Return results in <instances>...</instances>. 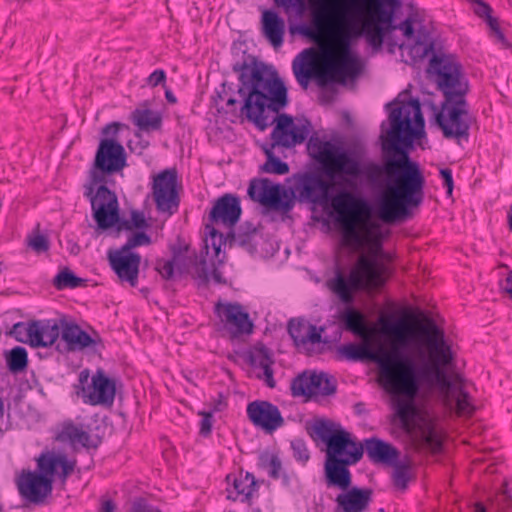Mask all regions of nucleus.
Instances as JSON below:
<instances>
[{"label":"nucleus","instance_id":"nucleus-1","mask_svg":"<svg viewBox=\"0 0 512 512\" xmlns=\"http://www.w3.org/2000/svg\"><path fill=\"white\" fill-rule=\"evenodd\" d=\"M391 129L383 139V164L369 162L365 165L350 156L343 148L330 142L311 137L307 150L322 166L324 180L317 172L294 174L291 178L295 195L312 203H323L335 180L338 185L355 190V178L364 176L369 185L385 189L393 198L381 197L377 214L385 223H395L409 215L410 207H418L424 198L425 178L417 162L412 161L408 149L413 141L424 134L425 121L419 99L411 98L389 114Z\"/></svg>","mask_w":512,"mask_h":512},{"label":"nucleus","instance_id":"nucleus-2","mask_svg":"<svg viewBox=\"0 0 512 512\" xmlns=\"http://www.w3.org/2000/svg\"><path fill=\"white\" fill-rule=\"evenodd\" d=\"M382 327L385 332L392 333V351L389 361L390 383H383V388L392 395V405L401 427L409 430L417 415L415 399L422 385L435 387L439 395L447 397L451 390V378L446 368L453 365L454 354L451 346L445 339L444 332L435 323L421 329L420 334L426 339L430 351V362L417 365L405 353L411 341L417 336L413 331H404L400 320H383Z\"/></svg>","mask_w":512,"mask_h":512},{"label":"nucleus","instance_id":"nucleus-3","mask_svg":"<svg viewBox=\"0 0 512 512\" xmlns=\"http://www.w3.org/2000/svg\"><path fill=\"white\" fill-rule=\"evenodd\" d=\"M306 431L314 440L326 445L324 480L328 488L342 491L335 502L342 512H364L368 509L373 491L370 488H350L352 474L349 467L358 463L364 452L362 444L352 439L351 434L340 424L317 418L306 424Z\"/></svg>","mask_w":512,"mask_h":512},{"label":"nucleus","instance_id":"nucleus-4","mask_svg":"<svg viewBox=\"0 0 512 512\" xmlns=\"http://www.w3.org/2000/svg\"><path fill=\"white\" fill-rule=\"evenodd\" d=\"M362 231L363 234L355 224L343 227V245L362 253L348 273L337 268L334 277L326 282L328 289L343 304L355 301L358 292L370 293L383 286L385 267L378 261V256L384 251L383 242L388 232L384 233L377 222L365 223Z\"/></svg>","mask_w":512,"mask_h":512},{"label":"nucleus","instance_id":"nucleus-5","mask_svg":"<svg viewBox=\"0 0 512 512\" xmlns=\"http://www.w3.org/2000/svg\"><path fill=\"white\" fill-rule=\"evenodd\" d=\"M238 73V95L242 105L233 96L226 99L227 113L235 117H244L260 130H265L272 122L265 114L266 110L278 113L288 104L287 87L271 66L248 55L233 64Z\"/></svg>","mask_w":512,"mask_h":512},{"label":"nucleus","instance_id":"nucleus-6","mask_svg":"<svg viewBox=\"0 0 512 512\" xmlns=\"http://www.w3.org/2000/svg\"><path fill=\"white\" fill-rule=\"evenodd\" d=\"M40 473L23 470L16 480L19 494L32 503H42L53 490L54 476L65 483L74 471L75 462L69 461L65 454L47 452L37 459Z\"/></svg>","mask_w":512,"mask_h":512},{"label":"nucleus","instance_id":"nucleus-7","mask_svg":"<svg viewBox=\"0 0 512 512\" xmlns=\"http://www.w3.org/2000/svg\"><path fill=\"white\" fill-rule=\"evenodd\" d=\"M357 1L363 6L361 0ZM344 2L346 4L345 19L350 24L353 34L357 37L364 35L371 46L380 48L385 34L396 28L393 26V19L395 9L400 5L399 0H378L368 21H364V17L361 20H350L347 16L350 4L347 0ZM362 9L364 10V7Z\"/></svg>","mask_w":512,"mask_h":512},{"label":"nucleus","instance_id":"nucleus-8","mask_svg":"<svg viewBox=\"0 0 512 512\" xmlns=\"http://www.w3.org/2000/svg\"><path fill=\"white\" fill-rule=\"evenodd\" d=\"M126 166L124 146L117 139H101L83 193H87L90 188L92 194H95L100 185H106L108 176L121 172Z\"/></svg>","mask_w":512,"mask_h":512},{"label":"nucleus","instance_id":"nucleus-9","mask_svg":"<svg viewBox=\"0 0 512 512\" xmlns=\"http://www.w3.org/2000/svg\"><path fill=\"white\" fill-rule=\"evenodd\" d=\"M435 74V83L443 100L466 98L470 92V83L462 64L452 55H434L429 63Z\"/></svg>","mask_w":512,"mask_h":512},{"label":"nucleus","instance_id":"nucleus-10","mask_svg":"<svg viewBox=\"0 0 512 512\" xmlns=\"http://www.w3.org/2000/svg\"><path fill=\"white\" fill-rule=\"evenodd\" d=\"M83 196L90 201L92 217L98 230L106 231L112 227H116L118 233L133 230L130 220L120 217L117 195L106 185H100L95 194L89 189Z\"/></svg>","mask_w":512,"mask_h":512},{"label":"nucleus","instance_id":"nucleus-11","mask_svg":"<svg viewBox=\"0 0 512 512\" xmlns=\"http://www.w3.org/2000/svg\"><path fill=\"white\" fill-rule=\"evenodd\" d=\"M435 123L447 139H467L472 122L466 98L443 100L440 107L433 105Z\"/></svg>","mask_w":512,"mask_h":512},{"label":"nucleus","instance_id":"nucleus-12","mask_svg":"<svg viewBox=\"0 0 512 512\" xmlns=\"http://www.w3.org/2000/svg\"><path fill=\"white\" fill-rule=\"evenodd\" d=\"M248 195L264 207L282 213H288L293 209L296 198L292 185L286 189L267 178L252 180L248 188Z\"/></svg>","mask_w":512,"mask_h":512},{"label":"nucleus","instance_id":"nucleus-13","mask_svg":"<svg viewBox=\"0 0 512 512\" xmlns=\"http://www.w3.org/2000/svg\"><path fill=\"white\" fill-rule=\"evenodd\" d=\"M242 214L240 198L236 195L226 193L219 197L215 202L209 214L211 224L206 225L215 255L219 256L223 234L215 229L214 224H222L225 227L232 228L239 221Z\"/></svg>","mask_w":512,"mask_h":512},{"label":"nucleus","instance_id":"nucleus-14","mask_svg":"<svg viewBox=\"0 0 512 512\" xmlns=\"http://www.w3.org/2000/svg\"><path fill=\"white\" fill-rule=\"evenodd\" d=\"M394 351H392V341L389 347L378 345L373 349L368 341L361 344L349 343L338 348V354L341 358L350 361H372L376 363L378 369V380L381 386L383 383H390V366L389 361Z\"/></svg>","mask_w":512,"mask_h":512},{"label":"nucleus","instance_id":"nucleus-15","mask_svg":"<svg viewBox=\"0 0 512 512\" xmlns=\"http://www.w3.org/2000/svg\"><path fill=\"white\" fill-rule=\"evenodd\" d=\"M363 70L361 59L349 48L347 40L346 49L339 60L330 63L325 72L317 77L318 85L323 87L328 83L345 84L347 79L355 80Z\"/></svg>","mask_w":512,"mask_h":512},{"label":"nucleus","instance_id":"nucleus-16","mask_svg":"<svg viewBox=\"0 0 512 512\" xmlns=\"http://www.w3.org/2000/svg\"><path fill=\"white\" fill-rule=\"evenodd\" d=\"M291 393L294 397L330 396L336 393L337 383L333 376L325 372H303L291 382Z\"/></svg>","mask_w":512,"mask_h":512},{"label":"nucleus","instance_id":"nucleus-17","mask_svg":"<svg viewBox=\"0 0 512 512\" xmlns=\"http://www.w3.org/2000/svg\"><path fill=\"white\" fill-rule=\"evenodd\" d=\"M272 122H276L271 132L272 148L275 146L291 148L301 144L306 140L312 128L308 119H303L300 124L296 125L292 116L288 114H280Z\"/></svg>","mask_w":512,"mask_h":512},{"label":"nucleus","instance_id":"nucleus-18","mask_svg":"<svg viewBox=\"0 0 512 512\" xmlns=\"http://www.w3.org/2000/svg\"><path fill=\"white\" fill-rule=\"evenodd\" d=\"M176 185L177 172L175 169H166L154 178L152 187L153 198L159 212L172 215L177 211L180 200Z\"/></svg>","mask_w":512,"mask_h":512},{"label":"nucleus","instance_id":"nucleus-19","mask_svg":"<svg viewBox=\"0 0 512 512\" xmlns=\"http://www.w3.org/2000/svg\"><path fill=\"white\" fill-rule=\"evenodd\" d=\"M214 312L224 323L231 338H239L242 335H250L253 332L254 324L249 313L237 302L217 303Z\"/></svg>","mask_w":512,"mask_h":512},{"label":"nucleus","instance_id":"nucleus-20","mask_svg":"<svg viewBox=\"0 0 512 512\" xmlns=\"http://www.w3.org/2000/svg\"><path fill=\"white\" fill-rule=\"evenodd\" d=\"M81 390L85 404L111 406L115 399L116 381L108 377L103 369H98L92 376L91 384L83 386Z\"/></svg>","mask_w":512,"mask_h":512},{"label":"nucleus","instance_id":"nucleus-21","mask_svg":"<svg viewBox=\"0 0 512 512\" xmlns=\"http://www.w3.org/2000/svg\"><path fill=\"white\" fill-rule=\"evenodd\" d=\"M172 259L177 261V269L180 273H190L202 284L209 282V272L205 259L198 258L195 250L190 246L178 241L171 247Z\"/></svg>","mask_w":512,"mask_h":512},{"label":"nucleus","instance_id":"nucleus-22","mask_svg":"<svg viewBox=\"0 0 512 512\" xmlns=\"http://www.w3.org/2000/svg\"><path fill=\"white\" fill-rule=\"evenodd\" d=\"M247 416L255 426L270 433L284 425L279 408L268 401L256 400L249 403Z\"/></svg>","mask_w":512,"mask_h":512},{"label":"nucleus","instance_id":"nucleus-23","mask_svg":"<svg viewBox=\"0 0 512 512\" xmlns=\"http://www.w3.org/2000/svg\"><path fill=\"white\" fill-rule=\"evenodd\" d=\"M109 262L121 282H127L131 287L137 286L141 263L140 254L119 249L109 252Z\"/></svg>","mask_w":512,"mask_h":512},{"label":"nucleus","instance_id":"nucleus-24","mask_svg":"<svg viewBox=\"0 0 512 512\" xmlns=\"http://www.w3.org/2000/svg\"><path fill=\"white\" fill-rule=\"evenodd\" d=\"M451 390L447 397L439 395L443 405L450 411H455L459 416H471L474 412V406L471 403L468 392L464 389L463 377L456 373L451 378Z\"/></svg>","mask_w":512,"mask_h":512},{"label":"nucleus","instance_id":"nucleus-25","mask_svg":"<svg viewBox=\"0 0 512 512\" xmlns=\"http://www.w3.org/2000/svg\"><path fill=\"white\" fill-rule=\"evenodd\" d=\"M350 4L347 16L350 20H361L363 18V9L357 0H347ZM274 5L278 8H283L285 13L295 10L299 16L305 14V9L310 4L313 10H318L321 7L323 0H273Z\"/></svg>","mask_w":512,"mask_h":512},{"label":"nucleus","instance_id":"nucleus-26","mask_svg":"<svg viewBox=\"0 0 512 512\" xmlns=\"http://www.w3.org/2000/svg\"><path fill=\"white\" fill-rule=\"evenodd\" d=\"M261 30L263 36L274 48L282 46L285 35V21L271 9H265L261 15Z\"/></svg>","mask_w":512,"mask_h":512},{"label":"nucleus","instance_id":"nucleus-27","mask_svg":"<svg viewBox=\"0 0 512 512\" xmlns=\"http://www.w3.org/2000/svg\"><path fill=\"white\" fill-rule=\"evenodd\" d=\"M288 333L295 346L305 347L307 344H317L322 340V328L310 324L301 319H291L287 326Z\"/></svg>","mask_w":512,"mask_h":512},{"label":"nucleus","instance_id":"nucleus-28","mask_svg":"<svg viewBox=\"0 0 512 512\" xmlns=\"http://www.w3.org/2000/svg\"><path fill=\"white\" fill-rule=\"evenodd\" d=\"M331 205L339 215L366 210L369 207L364 197L347 189L339 190L331 198Z\"/></svg>","mask_w":512,"mask_h":512},{"label":"nucleus","instance_id":"nucleus-29","mask_svg":"<svg viewBox=\"0 0 512 512\" xmlns=\"http://www.w3.org/2000/svg\"><path fill=\"white\" fill-rule=\"evenodd\" d=\"M365 451L374 463L392 465L396 463L399 457V451L396 447L375 437L365 440Z\"/></svg>","mask_w":512,"mask_h":512},{"label":"nucleus","instance_id":"nucleus-30","mask_svg":"<svg viewBox=\"0 0 512 512\" xmlns=\"http://www.w3.org/2000/svg\"><path fill=\"white\" fill-rule=\"evenodd\" d=\"M309 11L311 16V24H299L292 25L289 28V32L291 35H302L306 38H313L317 34L321 24L327 19L330 12L329 0H323L321 7H318V10H313L310 4L305 9V13Z\"/></svg>","mask_w":512,"mask_h":512},{"label":"nucleus","instance_id":"nucleus-31","mask_svg":"<svg viewBox=\"0 0 512 512\" xmlns=\"http://www.w3.org/2000/svg\"><path fill=\"white\" fill-rule=\"evenodd\" d=\"M258 230L256 226L251 222H244L241 224L237 231L228 232L225 242L228 241L229 245L239 246L253 254L257 251L256 237Z\"/></svg>","mask_w":512,"mask_h":512},{"label":"nucleus","instance_id":"nucleus-32","mask_svg":"<svg viewBox=\"0 0 512 512\" xmlns=\"http://www.w3.org/2000/svg\"><path fill=\"white\" fill-rule=\"evenodd\" d=\"M56 439L60 442H69L74 447L77 444L87 449L98 447V443L92 440L90 434L72 421L65 422L62 425Z\"/></svg>","mask_w":512,"mask_h":512},{"label":"nucleus","instance_id":"nucleus-33","mask_svg":"<svg viewBox=\"0 0 512 512\" xmlns=\"http://www.w3.org/2000/svg\"><path fill=\"white\" fill-rule=\"evenodd\" d=\"M313 49L308 48L300 52L293 60V71L297 82L304 89L307 88L309 80L314 76L313 72Z\"/></svg>","mask_w":512,"mask_h":512},{"label":"nucleus","instance_id":"nucleus-34","mask_svg":"<svg viewBox=\"0 0 512 512\" xmlns=\"http://www.w3.org/2000/svg\"><path fill=\"white\" fill-rule=\"evenodd\" d=\"M134 124L143 131H156L162 126V116L151 109H136L132 113Z\"/></svg>","mask_w":512,"mask_h":512},{"label":"nucleus","instance_id":"nucleus-35","mask_svg":"<svg viewBox=\"0 0 512 512\" xmlns=\"http://www.w3.org/2000/svg\"><path fill=\"white\" fill-rule=\"evenodd\" d=\"M251 363L257 364L261 369H263L266 385L270 388H274L276 385L272 369L274 360L272 359L269 349L264 345L255 348V355L251 356Z\"/></svg>","mask_w":512,"mask_h":512},{"label":"nucleus","instance_id":"nucleus-36","mask_svg":"<svg viewBox=\"0 0 512 512\" xmlns=\"http://www.w3.org/2000/svg\"><path fill=\"white\" fill-rule=\"evenodd\" d=\"M59 337V327L54 324L41 325L37 322V331L32 340V347H48L55 343Z\"/></svg>","mask_w":512,"mask_h":512},{"label":"nucleus","instance_id":"nucleus-37","mask_svg":"<svg viewBox=\"0 0 512 512\" xmlns=\"http://www.w3.org/2000/svg\"><path fill=\"white\" fill-rule=\"evenodd\" d=\"M52 283L57 290L74 289L85 286L86 279L76 276L69 268L65 267L54 277Z\"/></svg>","mask_w":512,"mask_h":512},{"label":"nucleus","instance_id":"nucleus-38","mask_svg":"<svg viewBox=\"0 0 512 512\" xmlns=\"http://www.w3.org/2000/svg\"><path fill=\"white\" fill-rule=\"evenodd\" d=\"M6 363L11 373L23 372L28 365V354L24 347L17 346L6 355Z\"/></svg>","mask_w":512,"mask_h":512},{"label":"nucleus","instance_id":"nucleus-39","mask_svg":"<svg viewBox=\"0 0 512 512\" xmlns=\"http://www.w3.org/2000/svg\"><path fill=\"white\" fill-rule=\"evenodd\" d=\"M351 304H347L348 307L341 315V320L345 326V329L352 332L355 335L362 334L363 316L362 314L353 308Z\"/></svg>","mask_w":512,"mask_h":512},{"label":"nucleus","instance_id":"nucleus-40","mask_svg":"<svg viewBox=\"0 0 512 512\" xmlns=\"http://www.w3.org/2000/svg\"><path fill=\"white\" fill-rule=\"evenodd\" d=\"M37 331V322L29 324L18 322L12 326L8 335L14 337L18 342L29 343L32 346V340Z\"/></svg>","mask_w":512,"mask_h":512},{"label":"nucleus","instance_id":"nucleus-41","mask_svg":"<svg viewBox=\"0 0 512 512\" xmlns=\"http://www.w3.org/2000/svg\"><path fill=\"white\" fill-rule=\"evenodd\" d=\"M233 487L237 496L242 495L244 497L243 501H248L255 491L256 481L254 476L247 472L245 476L234 477Z\"/></svg>","mask_w":512,"mask_h":512},{"label":"nucleus","instance_id":"nucleus-42","mask_svg":"<svg viewBox=\"0 0 512 512\" xmlns=\"http://www.w3.org/2000/svg\"><path fill=\"white\" fill-rule=\"evenodd\" d=\"M266 162L261 166L262 172L284 175L289 172V165L280 160L271 149H265Z\"/></svg>","mask_w":512,"mask_h":512},{"label":"nucleus","instance_id":"nucleus-43","mask_svg":"<svg viewBox=\"0 0 512 512\" xmlns=\"http://www.w3.org/2000/svg\"><path fill=\"white\" fill-rule=\"evenodd\" d=\"M259 466L268 471L272 479H279L282 470V463L279 457L269 452H263L259 456Z\"/></svg>","mask_w":512,"mask_h":512},{"label":"nucleus","instance_id":"nucleus-44","mask_svg":"<svg viewBox=\"0 0 512 512\" xmlns=\"http://www.w3.org/2000/svg\"><path fill=\"white\" fill-rule=\"evenodd\" d=\"M410 467L408 464H396L392 474L393 484L396 488L405 490L410 481Z\"/></svg>","mask_w":512,"mask_h":512},{"label":"nucleus","instance_id":"nucleus-45","mask_svg":"<svg viewBox=\"0 0 512 512\" xmlns=\"http://www.w3.org/2000/svg\"><path fill=\"white\" fill-rule=\"evenodd\" d=\"M26 241L27 245L37 254L47 252L50 248V243L47 236L39 233L38 231L32 235H29Z\"/></svg>","mask_w":512,"mask_h":512},{"label":"nucleus","instance_id":"nucleus-46","mask_svg":"<svg viewBox=\"0 0 512 512\" xmlns=\"http://www.w3.org/2000/svg\"><path fill=\"white\" fill-rule=\"evenodd\" d=\"M293 457L296 461L305 464L310 459V453L303 439L296 438L291 441Z\"/></svg>","mask_w":512,"mask_h":512},{"label":"nucleus","instance_id":"nucleus-47","mask_svg":"<svg viewBox=\"0 0 512 512\" xmlns=\"http://www.w3.org/2000/svg\"><path fill=\"white\" fill-rule=\"evenodd\" d=\"M151 243V238L145 232H136L132 236L128 238L126 243L120 248L126 252H131V249L142 246L149 245Z\"/></svg>","mask_w":512,"mask_h":512},{"label":"nucleus","instance_id":"nucleus-48","mask_svg":"<svg viewBox=\"0 0 512 512\" xmlns=\"http://www.w3.org/2000/svg\"><path fill=\"white\" fill-rule=\"evenodd\" d=\"M175 266L177 267V261L172 258L170 260L160 259L156 262V270L165 280H171L174 277Z\"/></svg>","mask_w":512,"mask_h":512},{"label":"nucleus","instance_id":"nucleus-49","mask_svg":"<svg viewBox=\"0 0 512 512\" xmlns=\"http://www.w3.org/2000/svg\"><path fill=\"white\" fill-rule=\"evenodd\" d=\"M79 329L80 327L76 324H66L62 329V339L72 350L76 349Z\"/></svg>","mask_w":512,"mask_h":512},{"label":"nucleus","instance_id":"nucleus-50","mask_svg":"<svg viewBox=\"0 0 512 512\" xmlns=\"http://www.w3.org/2000/svg\"><path fill=\"white\" fill-rule=\"evenodd\" d=\"M198 415L202 417L199 433L204 437L209 436L213 427V412L199 411Z\"/></svg>","mask_w":512,"mask_h":512},{"label":"nucleus","instance_id":"nucleus-51","mask_svg":"<svg viewBox=\"0 0 512 512\" xmlns=\"http://www.w3.org/2000/svg\"><path fill=\"white\" fill-rule=\"evenodd\" d=\"M439 174L443 180V186L446 188L447 197H452L454 187L452 170L450 168H442L440 169Z\"/></svg>","mask_w":512,"mask_h":512},{"label":"nucleus","instance_id":"nucleus-52","mask_svg":"<svg viewBox=\"0 0 512 512\" xmlns=\"http://www.w3.org/2000/svg\"><path fill=\"white\" fill-rule=\"evenodd\" d=\"M470 2L474 4V13L480 18L485 20L487 17L492 15L491 6L483 0H470Z\"/></svg>","mask_w":512,"mask_h":512},{"label":"nucleus","instance_id":"nucleus-53","mask_svg":"<svg viewBox=\"0 0 512 512\" xmlns=\"http://www.w3.org/2000/svg\"><path fill=\"white\" fill-rule=\"evenodd\" d=\"M393 260V254L385 250L378 256V261L385 267V270L383 272V285L385 284L387 278L392 274V270L389 264L393 262Z\"/></svg>","mask_w":512,"mask_h":512},{"label":"nucleus","instance_id":"nucleus-54","mask_svg":"<svg viewBox=\"0 0 512 512\" xmlns=\"http://www.w3.org/2000/svg\"><path fill=\"white\" fill-rule=\"evenodd\" d=\"M124 125L119 122H111L102 128L103 139H117L120 129Z\"/></svg>","mask_w":512,"mask_h":512},{"label":"nucleus","instance_id":"nucleus-55","mask_svg":"<svg viewBox=\"0 0 512 512\" xmlns=\"http://www.w3.org/2000/svg\"><path fill=\"white\" fill-rule=\"evenodd\" d=\"M166 81V73L163 69H157L153 71L147 78V84L151 87H156L160 84H164Z\"/></svg>","mask_w":512,"mask_h":512},{"label":"nucleus","instance_id":"nucleus-56","mask_svg":"<svg viewBox=\"0 0 512 512\" xmlns=\"http://www.w3.org/2000/svg\"><path fill=\"white\" fill-rule=\"evenodd\" d=\"M424 441L433 448L434 451H439L442 447L441 441L433 428H430L427 433H425Z\"/></svg>","mask_w":512,"mask_h":512},{"label":"nucleus","instance_id":"nucleus-57","mask_svg":"<svg viewBox=\"0 0 512 512\" xmlns=\"http://www.w3.org/2000/svg\"><path fill=\"white\" fill-rule=\"evenodd\" d=\"M130 223H131L133 229L134 228L143 229V228L148 227V223L145 219L144 214L142 212L136 211V210L131 212Z\"/></svg>","mask_w":512,"mask_h":512},{"label":"nucleus","instance_id":"nucleus-58","mask_svg":"<svg viewBox=\"0 0 512 512\" xmlns=\"http://www.w3.org/2000/svg\"><path fill=\"white\" fill-rule=\"evenodd\" d=\"M92 344H94V340L92 339V337L87 332L80 328L78 332L76 348H86L91 346Z\"/></svg>","mask_w":512,"mask_h":512},{"label":"nucleus","instance_id":"nucleus-59","mask_svg":"<svg viewBox=\"0 0 512 512\" xmlns=\"http://www.w3.org/2000/svg\"><path fill=\"white\" fill-rule=\"evenodd\" d=\"M399 29L403 32L404 36L411 38L414 35L413 21L410 18L404 20L400 25Z\"/></svg>","mask_w":512,"mask_h":512},{"label":"nucleus","instance_id":"nucleus-60","mask_svg":"<svg viewBox=\"0 0 512 512\" xmlns=\"http://www.w3.org/2000/svg\"><path fill=\"white\" fill-rule=\"evenodd\" d=\"M150 509L144 499L138 498L132 503L130 512H148Z\"/></svg>","mask_w":512,"mask_h":512},{"label":"nucleus","instance_id":"nucleus-61","mask_svg":"<svg viewBox=\"0 0 512 512\" xmlns=\"http://www.w3.org/2000/svg\"><path fill=\"white\" fill-rule=\"evenodd\" d=\"M501 289L512 298V271L507 274L506 278L501 284Z\"/></svg>","mask_w":512,"mask_h":512},{"label":"nucleus","instance_id":"nucleus-62","mask_svg":"<svg viewBox=\"0 0 512 512\" xmlns=\"http://www.w3.org/2000/svg\"><path fill=\"white\" fill-rule=\"evenodd\" d=\"M414 49L419 52V50H421V53L423 56L427 55L430 51L433 50V43L430 42L428 44H423L422 42L420 41H417L416 42V45L414 47Z\"/></svg>","mask_w":512,"mask_h":512},{"label":"nucleus","instance_id":"nucleus-63","mask_svg":"<svg viewBox=\"0 0 512 512\" xmlns=\"http://www.w3.org/2000/svg\"><path fill=\"white\" fill-rule=\"evenodd\" d=\"M212 279L215 283L217 284H220V285H224L227 283L226 279L223 277L222 275V272L219 271L218 269H213L212 271Z\"/></svg>","mask_w":512,"mask_h":512},{"label":"nucleus","instance_id":"nucleus-64","mask_svg":"<svg viewBox=\"0 0 512 512\" xmlns=\"http://www.w3.org/2000/svg\"><path fill=\"white\" fill-rule=\"evenodd\" d=\"M485 21L488 24L489 28L491 29L492 33L500 29L498 19L493 17L492 15L487 17Z\"/></svg>","mask_w":512,"mask_h":512}]
</instances>
